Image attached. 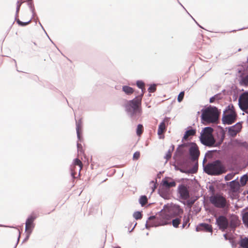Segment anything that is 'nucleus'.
I'll return each instance as SVG.
<instances>
[{"mask_svg": "<svg viewBox=\"0 0 248 248\" xmlns=\"http://www.w3.org/2000/svg\"><path fill=\"white\" fill-rule=\"evenodd\" d=\"M141 96L136 97L128 101L126 105V111L130 113V116L133 120H137L141 115Z\"/></svg>", "mask_w": 248, "mask_h": 248, "instance_id": "1", "label": "nucleus"}, {"mask_svg": "<svg viewBox=\"0 0 248 248\" xmlns=\"http://www.w3.org/2000/svg\"><path fill=\"white\" fill-rule=\"evenodd\" d=\"M204 171L209 175H219L227 171L225 166L220 160L209 163L204 167Z\"/></svg>", "mask_w": 248, "mask_h": 248, "instance_id": "2", "label": "nucleus"}, {"mask_svg": "<svg viewBox=\"0 0 248 248\" xmlns=\"http://www.w3.org/2000/svg\"><path fill=\"white\" fill-rule=\"evenodd\" d=\"M219 114L217 108L209 107L202 110V120L207 124L215 123L218 119Z\"/></svg>", "mask_w": 248, "mask_h": 248, "instance_id": "3", "label": "nucleus"}, {"mask_svg": "<svg viewBox=\"0 0 248 248\" xmlns=\"http://www.w3.org/2000/svg\"><path fill=\"white\" fill-rule=\"evenodd\" d=\"M213 129L210 127H205L202 131L200 137L201 142L204 145L212 147L216 140L213 135Z\"/></svg>", "mask_w": 248, "mask_h": 248, "instance_id": "4", "label": "nucleus"}, {"mask_svg": "<svg viewBox=\"0 0 248 248\" xmlns=\"http://www.w3.org/2000/svg\"><path fill=\"white\" fill-rule=\"evenodd\" d=\"M216 222L219 229L222 231H225L230 226L232 228H234L238 225L237 219H232L229 223L226 217L223 216H219L216 219Z\"/></svg>", "mask_w": 248, "mask_h": 248, "instance_id": "5", "label": "nucleus"}, {"mask_svg": "<svg viewBox=\"0 0 248 248\" xmlns=\"http://www.w3.org/2000/svg\"><path fill=\"white\" fill-rule=\"evenodd\" d=\"M210 202L216 207L223 208L227 205V200L222 195L216 194L212 195L210 198Z\"/></svg>", "mask_w": 248, "mask_h": 248, "instance_id": "6", "label": "nucleus"}, {"mask_svg": "<svg viewBox=\"0 0 248 248\" xmlns=\"http://www.w3.org/2000/svg\"><path fill=\"white\" fill-rule=\"evenodd\" d=\"M165 210L171 216V219L175 217L181 216L183 213V209L179 205L171 204L166 206Z\"/></svg>", "mask_w": 248, "mask_h": 248, "instance_id": "7", "label": "nucleus"}, {"mask_svg": "<svg viewBox=\"0 0 248 248\" xmlns=\"http://www.w3.org/2000/svg\"><path fill=\"white\" fill-rule=\"evenodd\" d=\"M159 222V226H164L170 224L171 216L164 209L156 215Z\"/></svg>", "mask_w": 248, "mask_h": 248, "instance_id": "8", "label": "nucleus"}, {"mask_svg": "<svg viewBox=\"0 0 248 248\" xmlns=\"http://www.w3.org/2000/svg\"><path fill=\"white\" fill-rule=\"evenodd\" d=\"M239 105L240 108L247 112L248 109V93L246 92L242 94L239 98Z\"/></svg>", "mask_w": 248, "mask_h": 248, "instance_id": "9", "label": "nucleus"}, {"mask_svg": "<svg viewBox=\"0 0 248 248\" xmlns=\"http://www.w3.org/2000/svg\"><path fill=\"white\" fill-rule=\"evenodd\" d=\"M77 166L78 167V170L79 172V174H80V172L83 168V164L78 158H76L74 160L73 165L71 168V175L74 178H75V175L77 173V170H76V168Z\"/></svg>", "mask_w": 248, "mask_h": 248, "instance_id": "10", "label": "nucleus"}, {"mask_svg": "<svg viewBox=\"0 0 248 248\" xmlns=\"http://www.w3.org/2000/svg\"><path fill=\"white\" fill-rule=\"evenodd\" d=\"M191 147L189 149V154L191 156V160L195 161L198 159L200 155V151L196 143H191Z\"/></svg>", "mask_w": 248, "mask_h": 248, "instance_id": "11", "label": "nucleus"}, {"mask_svg": "<svg viewBox=\"0 0 248 248\" xmlns=\"http://www.w3.org/2000/svg\"><path fill=\"white\" fill-rule=\"evenodd\" d=\"M236 117V114L233 111H231L230 113L224 115L222 118L223 123L231 124L233 123Z\"/></svg>", "mask_w": 248, "mask_h": 248, "instance_id": "12", "label": "nucleus"}, {"mask_svg": "<svg viewBox=\"0 0 248 248\" xmlns=\"http://www.w3.org/2000/svg\"><path fill=\"white\" fill-rule=\"evenodd\" d=\"M178 190L182 199L186 200L189 198V191L186 186L181 185L179 186Z\"/></svg>", "mask_w": 248, "mask_h": 248, "instance_id": "13", "label": "nucleus"}, {"mask_svg": "<svg viewBox=\"0 0 248 248\" xmlns=\"http://www.w3.org/2000/svg\"><path fill=\"white\" fill-rule=\"evenodd\" d=\"M35 219V217L31 216L28 217L26 222V231L28 233L30 234L32 229L34 227L33 222Z\"/></svg>", "mask_w": 248, "mask_h": 248, "instance_id": "14", "label": "nucleus"}, {"mask_svg": "<svg viewBox=\"0 0 248 248\" xmlns=\"http://www.w3.org/2000/svg\"><path fill=\"white\" fill-rule=\"evenodd\" d=\"M145 226L147 229H149L151 227L159 226L156 216H151L149 217L146 222Z\"/></svg>", "mask_w": 248, "mask_h": 248, "instance_id": "15", "label": "nucleus"}, {"mask_svg": "<svg viewBox=\"0 0 248 248\" xmlns=\"http://www.w3.org/2000/svg\"><path fill=\"white\" fill-rule=\"evenodd\" d=\"M197 231H204L212 233L213 229L211 225L206 223H201L196 227Z\"/></svg>", "mask_w": 248, "mask_h": 248, "instance_id": "16", "label": "nucleus"}, {"mask_svg": "<svg viewBox=\"0 0 248 248\" xmlns=\"http://www.w3.org/2000/svg\"><path fill=\"white\" fill-rule=\"evenodd\" d=\"M242 128V125L240 123H237L231 127L229 129V132L232 136H235L239 132Z\"/></svg>", "mask_w": 248, "mask_h": 248, "instance_id": "17", "label": "nucleus"}, {"mask_svg": "<svg viewBox=\"0 0 248 248\" xmlns=\"http://www.w3.org/2000/svg\"><path fill=\"white\" fill-rule=\"evenodd\" d=\"M196 133V129H190L186 131L184 137H183L182 141L187 140L190 137L195 136Z\"/></svg>", "mask_w": 248, "mask_h": 248, "instance_id": "18", "label": "nucleus"}, {"mask_svg": "<svg viewBox=\"0 0 248 248\" xmlns=\"http://www.w3.org/2000/svg\"><path fill=\"white\" fill-rule=\"evenodd\" d=\"M229 186L232 191L236 192L239 189L240 185L238 182L232 181L230 182Z\"/></svg>", "mask_w": 248, "mask_h": 248, "instance_id": "19", "label": "nucleus"}, {"mask_svg": "<svg viewBox=\"0 0 248 248\" xmlns=\"http://www.w3.org/2000/svg\"><path fill=\"white\" fill-rule=\"evenodd\" d=\"M162 184L163 186L168 188L176 186V183L174 181L169 182L166 178L162 180Z\"/></svg>", "mask_w": 248, "mask_h": 248, "instance_id": "20", "label": "nucleus"}, {"mask_svg": "<svg viewBox=\"0 0 248 248\" xmlns=\"http://www.w3.org/2000/svg\"><path fill=\"white\" fill-rule=\"evenodd\" d=\"M82 122L79 120L76 123V130L77 136L79 140H80V134L82 132Z\"/></svg>", "mask_w": 248, "mask_h": 248, "instance_id": "21", "label": "nucleus"}, {"mask_svg": "<svg viewBox=\"0 0 248 248\" xmlns=\"http://www.w3.org/2000/svg\"><path fill=\"white\" fill-rule=\"evenodd\" d=\"M166 130V125H165V120L163 121V122H161L158 126V129L157 131V134L158 135H161Z\"/></svg>", "mask_w": 248, "mask_h": 248, "instance_id": "22", "label": "nucleus"}, {"mask_svg": "<svg viewBox=\"0 0 248 248\" xmlns=\"http://www.w3.org/2000/svg\"><path fill=\"white\" fill-rule=\"evenodd\" d=\"M123 91L127 94L130 95L134 93V89L128 86H124L122 88Z\"/></svg>", "mask_w": 248, "mask_h": 248, "instance_id": "23", "label": "nucleus"}, {"mask_svg": "<svg viewBox=\"0 0 248 248\" xmlns=\"http://www.w3.org/2000/svg\"><path fill=\"white\" fill-rule=\"evenodd\" d=\"M137 86L141 89V95L140 96H141V97H142V96L143 95V94L145 92V84L143 82H142V81H138L137 82Z\"/></svg>", "mask_w": 248, "mask_h": 248, "instance_id": "24", "label": "nucleus"}, {"mask_svg": "<svg viewBox=\"0 0 248 248\" xmlns=\"http://www.w3.org/2000/svg\"><path fill=\"white\" fill-rule=\"evenodd\" d=\"M181 221V216L172 220V225L175 228H178Z\"/></svg>", "mask_w": 248, "mask_h": 248, "instance_id": "25", "label": "nucleus"}, {"mask_svg": "<svg viewBox=\"0 0 248 248\" xmlns=\"http://www.w3.org/2000/svg\"><path fill=\"white\" fill-rule=\"evenodd\" d=\"M139 202L142 206L145 205L148 202V199L146 196H142L139 199Z\"/></svg>", "mask_w": 248, "mask_h": 248, "instance_id": "26", "label": "nucleus"}, {"mask_svg": "<svg viewBox=\"0 0 248 248\" xmlns=\"http://www.w3.org/2000/svg\"><path fill=\"white\" fill-rule=\"evenodd\" d=\"M240 245L243 248H248V238H245L240 241Z\"/></svg>", "mask_w": 248, "mask_h": 248, "instance_id": "27", "label": "nucleus"}, {"mask_svg": "<svg viewBox=\"0 0 248 248\" xmlns=\"http://www.w3.org/2000/svg\"><path fill=\"white\" fill-rule=\"evenodd\" d=\"M143 131V127L142 124H139L138 125L137 128V134L138 136H140Z\"/></svg>", "mask_w": 248, "mask_h": 248, "instance_id": "28", "label": "nucleus"}, {"mask_svg": "<svg viewBox=\"0 0 248 248\" xmlns=\"http://www.w3.org/2000/svg\"><path fill=\"white\" fill-rule=\"evenodd\" d=\"M248 180V177L247 175L243 176L240 179V183L242 186H245Z\"/></svg>", "mask_w": 248, "mask_h": 248, "instance_id": "29", "label": "nucleus"}, {"mask_svg": "<svg viewBox=\"0 0 248 248\" xmlns=\"http://www.w3.org/2000/svg\"><path fill=\"white\" fill-rule=\"evenodd\" d=\"M243 220L245 225L248 227V212L245 213L243 215Z\"/></svg>", "mask_w": 248, "mask_h": 248, "instance_id": "30", "label": "nucleus"}, {"mask_svg": "<svg viewBox=\"0 0 248 248\" xmlns=\"http://www.w3.org/2000/svg\"><path fill=\"white\" fill-rule=\"evenodd\" d=\"M142 216L141 213L138 211L135 212L133 214L134 217L137 220L141 218Z\"/></svg>", "mask_w": 248, "mask_h": 248, "instance_id": "31", "label": "nucleus"}, {"mask_svg": "<svg viewBox=\"0 0 248 248\" xmlns=\"http://www.w3.org/2000/svg\"><path fill=\"white\" fill-rule=\"evenodd\" d=\"M241 83L245 86L248 85V75L242 78Z\"/></svg>", "mask_w": 248, "mask_h": 248, "instance_id": "32", "label": "nucleus"}, {"mask_svg": "<svg viewBox=\"0 0 248 248\" xmlns=\"http://www.w3.org/2000/svg\"><path fill=\"white\" fill-rule=\"evenodd\" d=\"M22 2L18 1L16 3V18L18 17V13L20 9V6L22 4Z\"/></svg>", "mask_w": 248, "mask_h": 248, "instance_id": "33", "label": "nucleus"}, {"mask_svg": "<svg viewBox=\"0 0 248 248\" xmlns=\"http://www.w3.org/2000/svg\"><path fill=\"white\" fill-rule=\"evenodd\" d=\"M189 221L188 217L184 216L183 218V228H184Z\"/></svg>", "mask_w": 248, "mask_h": 248, "instance_id": "34", "label": "nucleus"}, {"mask_svg": "<svg viewBox=\"0 0 248 248\" xmlns=\"http://www.w3.org/2000/svg\"><path fill=\"white\" fill-rule=\"evenodd\" d=\"M235 173H231L228 174L227 175L225 176V180L226 181H229V180L232 179L233 178V177H234V176L235 175Z\"/></svg>", "mask_w": 248, "mask_h": 248, "instance_id": "35", "label": "nucleus"}, {"mask_svg": "<svg viewBox=\"0 0 248 248\" xmlns=\"http://www.w3.org/2000/svg\"><path fill=\"white\" fill-rule=\"evenodd\" d=\"M184 94L185 93L184 92H182L179 94L177 98V100L179 102H181L183 100L184 97Z\"/></svg>", "mask_w": 248, "mask_h": 248, "instance_id": "36", "label": "nucleus"}, {"mask_svg": "<svg viewBox=\"0 0 248 248\" xmlns=\"http://www.w3.org/2000/svg\"><path fill=\"white\" fill-rule=\"evenodd\" d=\"M156 90V86L155 85H151L148 88V91L150 93H154Z\"/></svg>", "mask_w": 248, "mask_h": 248, "instance_id": "37", "label": "nucleus"}, {"mask_svg": "<svg viewBox=\"0 0 248 248\" xmlns=\"http://www.w3.org/2000/svg\"><path fill=\"white\" fill-rule=\"evenodd\" d=\"M140 152H139V151H137L136 152H135L134 155H133V158L134 160H138L140 157Z\"/></svg>", "mask_w": 248, "mask_h": 248, "instance_id": "38", "label": "nucleus"}, {"mask_svg": "<svg viewBox=\"0 0 248 248\" xmlns=\"http://www.w3.org/2000/svg\"><path fill=\"white\" fill-rule=\"evenodd\" d=\"M16 21L19 25L22 26H24L28 25L31 22V20H29V21L26 22H22L20 20H19V19H17Z\"/></svg>", "mask_w": 248, "mask_h": 248, "instance_id": "39", "label": "nucleus"}, {"mask_svg": "<svg viewBox=\"0 0 248 248\" xmlns=\"http://www.w3.org/2000/svg\"><path fill=\"white\" fill-rule=\"evenodd\" d=\"M77 148H78V152H79L80 153H83L82 146L81 144L78 143H77Z\"/></svg>", "mask_w": 248, "mask_h": 248, "instance_id": "40", "label": "nucleus"}, {"mask_svg": "<svg viewBox=\"0 0 248 248\" xmlns=\"http://www.w3.org/2000/svg\"><path fill=\"white\" fill-rule=\"evenodd\" d=\"M171 152L170 150H169L167 153L165 157L167 160H168L171 158Z\"/></svg>", "mask_w": 248, "mask_h": 248, "instance_id": "41", "label": "nucleus"}, {"mask_svg": "<svg viewBox=\"0 0 248 248\" xmlns=\"http://www.w3.org/2000/svg\"><path fill=\"white\" fill-rule=\"evenodd\" d=\"M151 185H152V192L154 191L155 189L156 188V183H155L154 181H152L151 182Z\"/></svg>", "mask_w": 248, "mask_h": 248, "instance_id": "42", "label": "nucleus"}, {"mask_svg": "<svg viewBox=\"0 0 248 248\" xmlns=\"http://www.w3.org/2000/svg\"><path fill=\"white\" fill-rule=\"evenodd\" d=\"M216 97L217 96H214L213 97H212L210 99V103H213L215 102V100L216 99Z\"/></svg>", "mask_w": 248, "mask_h": 248, "instance_id": "43", "label": "nucleus"}, {"mask_svg": "<svg viewBox=\"0 0 248 248\" xmlns=\"http://www.w3.org/2000/svg\"><path fill=\"white\" fill-rule=\"evenodd\" d=\"M29 5H30V8H31V10L32 12L33 13H34V8H32V3H30L29 4Z\"/></svg>", "mask_w": 248, "mask_h": 248, "instance_id": "44", "label": "nucleus"}, {"mask_svg": "<svg viewBox=\"0 0 248 248\" xmlns=\"http://www.w3.org/2000/svg\"><path fill=\"white\" fill-rule=\"evenodd\" d=\"M226 236H227V234H224V236H225V237H226Z\"/></svg>", "mask_w": 248, "mask_h": 248, "instance_id": "45", "label": "nucleus"}, {"mask_svg": "<svg viewBox=\"0 0 248 248\" xmlns=\"http://www.w3.org/2000/svg\"><path fill=\"white\" fill-rule=\"evenodd\" d=\"M115 248H121L119 247H115Z\"/></svg>", "mask_w": 248, "mask_h": 248, "instance_id": "46", "label": "nucleus"}]
</instances>
